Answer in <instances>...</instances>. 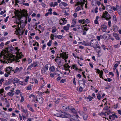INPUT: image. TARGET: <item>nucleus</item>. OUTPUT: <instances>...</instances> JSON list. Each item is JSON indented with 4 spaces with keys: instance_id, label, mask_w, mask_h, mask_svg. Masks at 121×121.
<instances>
[{
    "instance_id": "79ce46f5",
    "label": "nucleus",
    "mask_w": 121,
    "mask_h": 121,
    "mask_svg": "<svg viewBox=\"0 0 121 121\" xmlns=\"http://www.w3.org/2000/svg\"><path fill=\"white\" fill-rule=\"evenodd\" d=\"M72 68L73 69H75L76 70L78 69L76 65L75 64L73 65H72Z\"/></svg>"
},
{
    "instance_id": "4468645a",
    "label": "nucleus",
    "mask_w": 121,
    "mask_h": 121,
    "mask_svg": "<svg viewBox=\"0 0 121 121\" xmlns=\"http://www.w3.org/2000/svg\"><path fill=\"white\" fill-rule=\"evenodd\" d=\"M11 71H14V70L12 67H9L6 68V71L8 73L10 74Z\"/></svg>"
},
{
    "instance_id": "423d86ee",
    "label": "nucleus",
    "mask_w": 121,
    "mask_h": 121,
    "mask_svg": "<svg viewBox=\"0 0 121 121\" xmlns=\"http://www.w3.org/2000/svg\"><path fill=\"white\" fill-rule=\"evenodd\" d=\"M60 56L62 57L63 59L65 60V62H66L67 61L66 60L68 57V54L65 52H63L62 53H60Z\"/></svg>"
},
{
    "instance_id": "72a5a7b5",
    "label": "nucleus",
    "mask_w": 121,
    "mask_h": 121,
    "mask_svg": "<svg viewBox=\"0 0 121 121\" xmlns=\"http://www.w3.org/2000/svg\"><path fill=\"white\" fill-rule=\"evenodd\" d=\"M83 43L82 44L83 45L85 46H89L90 43H88L85 42V41H83Z\"/></svg>"
},
{
    "instance_id": "9d476101",
    "label": "nucleus",
    "mask_w": 121,
    "mask_h": 121,
    "mask_svg": "<svg viewBox=\"0 0 121 121\" xmlns=\"http://www.w3.org/2000/svg\"><path fill=\"white\" fill-rule=\"evenodd\" d=\"M87 0H78V2L75 5V6H78V5H81L83 6L84 4V3L86 2Z\"/></svg>"
},
{
    "instance_id": "aec40b11",
    "label": "nucleus",
    "mask_w": 121,
    "mask_h": 121,
    "mask_svg": "<svg viewBox=\"0 0 121 121\" xmlns=\"http://www.w3.org/2000/svg\"><path fill=\"white\" fill-rule=\"evenodd\" d=\"M113 35L117 40H119L120 38L119 36V34L116 33H114L113 34Z\"/></svg>"
},
{
    "instance_id": "c85d7f7f",
    "label": "nucleus",
    "mask_w": 121,
    "mask_h": 121,
    "mask_svg": "<svg viewBox=\"0 0 121 121\" xmlns=\"http://www.w3.org/2000/svg\"><path fill=\"white\" fill-rule=\"evenodd\" d=\"M99 18V17L98 16H97L95 18V20L94 22L95 24H99V23L98 21V19Z\"/></svg>"
},
{
    "instance_id": "6e6d98bb",
    "label": "nucleus",
    "mask_w": 121,
    "mask_h": 121,
    "mask_svg": "<svg viewBox=\"0 0 121 121\" xmlns=\"http://www.w3.org/2000/svg\"><path fill=\"white\" fill-rule=\"evenodd\" d=\"M113 20L114 21L116 22L117 21V18L116 16L114 15L113 16Z\"/></svg>"
},
{
    "instance_id": "603ef678",
    "label": "nucleus",
    "mask_w": 121,
    "mask_h": 121,
    "mask_svg": "<svg viewBox=\"0 0 121 121\" xmlns=\"http://www.w3.org/2000/svg\"><path fill=\"white\" fill-rule=\"evenodd\" d=\"M35 96L33 94H31L29 96V98L30 99H32V98H35Z\"/></svg>"
},
{
    "instance_id": "864d4df0",
    "label": "nucleus",
    "mask_w": 121,
    "mask_h": 121,
    "mask_svg": "<svg viewBox=\"0 0 121 121\" xmlns=\"http://www.w3.org/2000/svg\"><path fill=\"white\" fill-rule=\"evenodd\" d=\"M93 98V97H91L90 96H89L88 97V99L90 101H91Z\"/></svg>"
},
{
    "instance_id": "4d7b16f0",
    "label": "nucleus",
    "mask_w": 121,
    "mask_h": 121,
    "mask_svg": "<svg viewBox=\"0 0 121 121\" xmlns=\"http://www.w3.org/2000/svg\"><path fill=\"white\" fill-rule=\"evenodd\" d=\"M88 118L87 115L86 114H85L83 116V118L84 120H86Z\"/></svg>"
},
{
    "instance_id": "7ed1b4c3",
    "label": "nucleus",
    "mask_w": 121,
    "mask_h": 121,
    "mask_svg": "<svg viewBox=\"0 0 121 121\" xmlns=\"http://www.w3.org/2000/svg\"><path fill=\"white\" fill-rule=\"evenodd\" d=\"M16 17L18 18V20L21 19L23 17H27L28 15L27 13L25 10H23L21 13L17 12L15 13Z\"/></svg>"
},
{
    "instance_id": "09e8293b",
    "label": "nucleus",
    "mask_w": 121,
    "mask_h": 121,
    "mask_svg": "<svg viewBox=\"0 0 121 121\" xmlns=\"http://www.w3.org/2000/svg\"><path fill=\"white\" fill-rule=\"evenodd\" d=\"M72 23L74 25H75L76 23V20L75 19H73L72 21Z\"/></svg>"
},
{
    "instance_id": "a18cd8bd",
    "label": "nucleus",
    "mask_w": 121,
    "mask_h": 121,
    "mask_svg": "<svg viewBox=\"0 0 121 121\" xmlns=\"http://www.w3.org/2000/svg\"><path fill=\"white\" fill-rule=\"evenodd\" d=\"M96 38L99 41L100 40V39L102 38V36L101 35L100 36H97L96 37Z\"/></svg>"
},
{
    "instance_id": "dca6fc26",
    "label": "nucleus",
    "mask_w": 121,
    "mask_h": 121,
    "mask_svg": "<svg viewBox=\"0 0 121 121\" xmlns=\"http://www.w3.org/2000/svg\"><path fill=\"white\" fill-rule=\"evenodd\" d=\"M115 118H117L118 117L115 114H113L109 116V119L111 120L115 119Z\"/></svg>"
},
{
    "instance_id": "f257e3e1",
    "label": "nucleus",
    "mask_w": 121,
    "mask_h": 121,
    "mask_svg": "<svg viewBox=\"0 0 121 121\" xmlns=\"http://www.w3.org/2000/svg\"><path fill=\"white\" fill-rule=\"evenodd\" d=\"M16 49L17 51L16 53V56H14L12 58V59L10 58L11 56V51H13V48L12 47L11 48L9 47L6 48L4 50H3L0 53V58L3 57L4 59H5V60L3 61V62L6 63H11L12 61H14L15 62L19 63L20 61V59L23 57V56L22 55V52H19L20 49H18L17 47L16 48Z\"/></svg>"
},
{
    "instance_id": "3c124183",
    "label": "nucleus",
    "mask_w": 121,
    "mask_h": 121,
    "mask_svg": "<svg viewBox=\"0 0 121 121\" xmlns=\"http://www.w3.org/2000/svg\"><path fill=\"white\" fill-rule=\"evenodd\" d=\"M52 43V41L50 40L49 42L47 43V45L49 47H50L51 46V44Z\"/></svg>"
},
{
    "instance_id": "a211bd4d",
    "label": "nucleus",
    "mask_w": 121,
    "mask_h": 121,
    "mask_svg": "<svg viewBox=\"0 0 121 121\" xmlns=\"http://www.w3.org/2000/svg\"><path fill=\"white\" fill-rule=\"evenodd\" d=\"M78 5L77 8L75 9V11L76 12H77L79 10H81L83 6L82 5Z\"/></svg>"
},
{
    "instance_id": "0e129e2a",
    "label": "nucleus",
    "mask_w": 121,
    "mask_h": 121,
    "mask_svg": "<svg viewBox=\"0 0 121 121\" xmlns=\"http://www.w3.org/2000/svg\"><path fill=\"white\" fill-rule=\"evenodd\" d=\"M5 39V38L4 37H3L1 38H0V42H1L3 41Z\"/></svg>"
},
{
    "instance_id": "1a4fd4ad",
    "label": "nucleus",
    "mask_w": 121,
    "mask_h": 121,
    "mask_svg": "<svg viewBox=\"0 0 121 121\" xmlns=\"http://www.w3.org/2000/svg\"><path fill=\"white\" fill-rule=\"evenodd\" d=\"M107 29V26L105 25H101L100 28L99 29V31L104 32Z\"/></svg>"
},
{
    "instance_id": "13d9d810",
    "label": "nucleus",
    "mask_w": 121,
    "mask_h": 121,
    "mask_svg": "<svg viewBox=\"0 0 121 121\" xmlns=\"http://www.w3.org/2000/svg\"><path fill=\"white\" fill-rule=\"evenodd\" d=\"M55 74V73H52L50 74V77L52 78H53Z\"/></svg>"
},
{
    "instance_id": "bf43d9fd",
    "label": "nucleus",
    "mask_w": 121,
    "mask_h": 121,
    "mask_svg": "<svg viewBox=\"0 0 121 121\" xmlns=\"http://www.w3.org/2000/svg\"><path fill=\"white\" fill-rule=\"evenodd\" d=\"M52 28H54L52 29V32L53 33H54L55 32H56V28L55 27H53Z\"/></svg>"
},
{
    "instance_id": "c756f323",
    "label": "nucleus",
    "mask_w": 121,
    "mask_h": 121,
    "mask_svg": "<svg viewBox=\"0 0 121 121\" xmlns=\"http://www.w3.org/2000/svg\"><path fill=\"white\" fill-rule=\"evenodd\" d=\"M12 81L10 79H9L8 81H6L5 83V85H8L10 84L11 82Z\"/></svg>"
},
{
    "instance_id": "cd10ccee",
    "label": "nucleus",
    "mask_w": 121,
    "mask_h": 121,
    "mask_svg": "<svg viewBox=\"0 0 121 121\" xmlns=\"http://www.w3.org/2000/svg\"><path fill=\"white\" fill-rule=\"evenodd\" d=\"M62 108L63 109L65 110L66 111L68 110H69V106L68 107L67 106L65 105H63L62 106Z\"/></svg>"
},
{
    "instance_id": "5701e85b",
    "label": "nucleus",
    "mask_w": 121,
    "mask_h": 121,
    "mask_svg": "<svg viewBox=\"0 0 121 121\" xmlns=\"http://www.w3.org/2000/svg\"><path fill=\"white\" fill-rule=\"evenodd\" d=\"M70 26V24H68L66 26H64L63 29L65 30H69Z\"/></svg>"
},
{
    "instance_id": "c9c22d12",
    "label": "nucleus",
    "mask_w": 121,
    "mask_h": 121,
    "mask_svg": "<svg viewBox=\"0 0 121 121\" xmlns=\"http://www.w3.org/2000/svg\"><path fill=\"white\" fill-rule=\"evenodd\" d=\"M49 70L52 72H54L55 70V68L53 66L49 68Z\"/></svg>"
},
{
    "instance_id": "2eb2a0df",
    "label": "nucleus",
    "mask_w": 121,
    "mask_h": 121,
    "mask_svg": "<svg viewBox=\"0 0 121 121\" xmlns=\"http://www.w3.org/2000/svg\"><path fill=\"white\" fill-rule=\"evenodd\" d=\"M60 22L59 24L61 25H63L65 24L67 22V21L66 20V19L64 18L62 19L60 21Z\"/></svg>"
},
{
    "instance_id": "69168bd1",
    "label": "nucleus",
    "mask_w": 121,
    "mask_h": 121,
    "mask_svg": "<svg viewBox=\"0 0 121 121\" xmlns=\"http://www.w3.org/2000/svg\"><path fill=\"white\" fill-rule=\"evenodd\" d=\"M55 36H54L53 34H51L50 36V38L52 40H53L54 39V37H55Z\"/></svg>"
},
{
    "instance_id": "e433bc0d",
    "label": "nucleus",
    "mask_w": 121,
    "mask_h": 121,
    "mask_svg": "<svg viewBox=\"0 0 121 121\" xmlns=\"http://www.w3.org/2000/svg\"><path fill=\"white\" fill-rule=\"evenodd\" d=\"M114 30L115 31H116L119 28V27L115 25L113 26Z\"/></svg>"
},
{
    "instance_id": "bb28decb",
    "label": "nucleus",
    "mask_w": 121,
    "mask_h": 121,
    "mask_svg": "<svg viewBox=\"0 0 121 121\" xmlns=\"http://www.w3.org/2000/svg\"><path fill=\"white\" fill-rule=\"evenodd\" d=\"M91 5L93 6H95L96 5V0H93L91 3Z\"/></svg>"
},
{
    "instance_id": "2f4dec72",
    "label": "nucleus",
    "mask_w": 121,
    "mask_h": 121,
    "mask_svg": "<svg viewBox=\"0 0 121 121\" xmlns=\"http://www.w3.org/2000/svg\"><path fill=\"white\" fill-rule=\"evenodd\" d=\"M19 84L22 86H25L26 85V84L25 83L24 81H19Z\"/></svg>"
},
{
    "instance_id": "20e7f679",
    "label": "nucleus",
    "mask_w": 121,
    "mask_h": 121,
    "mask_svg": "<svg viewBox=\"0 0 121 121\" xmlns=\"http://www.w3.org/2000/svg\"><path fill=\"white\" fill-rule=\"evenodd\" d=\"M16 22L18 24L17 25L18 28H23L24 26V22H23L22 21H21V19L18 20V18L16 17Z\"/></svg>"
},
{
    "instance_id": "680f3d73",
    "label": "nucleus",
    "mask_w": 121,
    "mask_h": 121,
    "mask_svg": "<svg viewBox=\"0 0 121 121\" xmlns=\"http://www.w3.org/2000/svg\"><path fill=\"white\" fill-rule=\"evenodd\" d=\"M118 64L116 63V64H115L114 66L113 69H116V68L118 66Z\"/></svg>"
},
{
    "instance_id": "6e6552de",
    "label": "nucleus",
    "mask_w": 121,
    "mask_h": 121,
    "mask_svg": "<svg viewBox=\"0 0 121 121\" xmlns=\"http://www.w3.org/2000/svg\"><path fill=\"white\" fill-rule=\"evenodd\" d=\"M60 117L63 118H69L71 117V115L65 112H63L60 115Z\"/></svg>"
},
{
    "instance_id": "8fccbe9b",
    "label": "nucleus",
    "mask_w": 121,
    "mask_h": 121,
    "mask_svg": "<svg viewBox=\"0 0 121 121\" xmlns=\"http://www.w3.org/2000/svg\"><path fill=\"white\" fill-rule=\"evenodd\" d=\"M33 67V66L32 65V64L31 65H30L28 66V67L27 68V69H31V68H32Z\"/></svg>"
},
{
    "instance_id": "f3484780",
    "label": "nucleus",
    "mask_w": 121,
    "mask_h": 121,
    "mask_svg": "<svg viewBox=\"0 0 121 121\" xmlns=\"http://www.w3.org/2000/svg\"><path fill=\"white\" fill-rule=\"evenodd\" d=\"M106 8L107 11L110 13L112 12V7L110 5H107L106 6Z\"/></svg>"
},
{
    "instance_id": "58836bf2",
    "label": "nucleus",
    "mask_w": 121,
    "mask_h": 121,
    "mask_svg": "<svg viewBox=\"0 0 121 121\" xmlns=\"http://www.w3.org/2000/svg\"><path fill=\"white\" fill-rule=\"evenodd\" d=\"M43 99L42 98H39V101L40 103H42L43 102Z\"/></svg>"
},
{
    "instance_id": "0eeeda50",
    "label": "nucleus",
    "mask_w": 121,
    "mask_h": 121,
    "mask_svg": "<svg viewBox=\"0 0 121 121\" xmlns=\"http://www.w3.org/2000/svg\"><path fill=\"white\" fill-rule=\"evenodd\" d=\"M102 17L105 18L107 20H108L111 18V17H110L108 13L106 12L103 13L102 16Z\"/></svg>"
},
{
    "instance_id": "4be33fe9",
    "label": "nucleus",
    "mask_w": 121,
    "mask_h": 121,
    "mask_svg": "<svg viewBox=\"0 0 121 121\" xmlns=\"http://www.w3.org/2000/svg\"><path fill=\"white\" fill-rule=\"evenodd\" d=\"M34 67H38V65L39 64V62L38 61H35L33 62L32 63Z\"/></svg>"
},
{
    "instance_id": "ea45409f",
    "label": "nucleus",
    "mask_w": 121,
    "mask_h": 121,
    "mask_svg": "<svg viewBox=\"0 0 121 121\" xmlns=\"http://www.w3.org/2000/svg\"><path fill=\"white\" fill-rule=\"evenodd\" d=\"M64 66L65 68V69H66V68H70V66H69L68 64H66L64 65Z\"/></svg>"
},
{
    "instance_id": "4c0bfd02",
    "label": "nucleus",
    "mask_w": 121,
    "mask_h": 121,
    "mask_svg": "<svg viewBox=\"0 0 121 121\" xmlns=\"http://www.w3.org/2000/svg\"><path fill=\"white\" fill-rule=\"evenodd\" d=\"M27 30L26 29H25L22 32V34H23V33H25V35H27Z\"/></svg>"
},
{
    "instance_id": "7c9ffc66",
    "label": "nucleus",
    "mask_w": 121,
    "mask_h": 121,
    "mask_svg": "<svg viewBox=\"0 0 121 121\" xmlns=\"http://www.w3.org/2000/svg\"><path fill=\"white\" fill-rule=\"evenodd\" d=\"M18 29H16V31L15 32V34H16L17 35H20V33L21 32V30H20V28H18Z\"/></svg>"
},
{
    "instance_id": "c03bdc74",
    "label": "nucleus",
    "mask_w": 121,
    "mask_h": 121,
    "mask_svg": "<svg viewBox=\"0 0 121 121\" xmlns=\"http://www.w3.org/2000/svg\"><path fill=\"white\" fill-rule=\"evenodd\" d=\"M116 7L117 9V10L118 13L119 12V11L120 10V8L118 5H116Z\"/></svg>"
},
{
    "instance_id": "f704fd0d",
    "label": "nucleus",
    "mask_w": 121,
    "mask_h": 121,
    "mask_svg": "<svg viewBox=\"0 0 121 121\" xmlns=\"http://www.w3.org/2000/svg\"><path fill=\"white\" fill-rule=\"evenodd\" d=\"M97 72L98 74H99V75H101V76L103 75V72L102 71H100L99 69H97Z\"/></svg>"
},
{
    "instance_id": "49530a36",
    "label": "nucleus",
    "mask_w": 121,
    "mask_h": 121,
    "mask_svg": "<svg viewBox=\"0 0 121 121\" xmlns=\"http://www.w3.org/2000/svg\"><path fill=\"white\" fill-rule=\"evenodd\" d=\"M97 98L99 100H100L101 98V96L100 94L98 93L97 96Z\"/></svg>"
},
{
    "instance_id": "f03ea898",
    "label": "nucleus",
    "mask_w": 121,
    "mask_h": 121,
    "mask_svg": "<svg viewBox=\"0 0 121 121\" xmlns=\"http://www.w3.org/2000/svg\"><path fill=\"white\" fill-rule=\"evenodd\" d=\"M98 42L95 40H91L89 46H91L94 48V49L96 50V52L99 53L100 52V50L97 51L96 50V48H98L100 49L101 48L99 44H98Z\"/></svg>"
},
{
    "instance_id": "338daca9",
    "label": "nucleus",
    "mask_w": 121,
    "mask_h": 121,
    "mask_svg": "<svg viewBox=\"0 0 121 121\" xmlns=\"http://www.w3.org/2000/svg\"><path fill=\"white\" fill-rule=\"evenodd\" d=\"M78 112L79 113V114L81 116H82L84 114V112L81 111H79Z\"/></svg>"
},
{
    "instance_id": "9b49d317",
    "label": "nucleus",
    "mask_w": 121,
    "mask_h": 121,
    "mask_svg": "<svg viewBox=\"0 0 121 121\" xmlns=\"http://www.w3.org/2000/svg\"><path fill=\"white\" fill-rule=\"evenodd\" d=\"M23 68L22 67H20L19 68L18 67H17L15 70H14V73H16L17 72H20L22 70Z\"/></svg>"
},
{
    "instance_id": "5fc2aeb1",
    "label": "nucleus",
    "mask_w": 121,
    "mask_h": 121,
    "mask_svg": "<svg viewBox=\"0 0 121 121\" xmlns=\"http://www.w3.org/2000/svg\"><path fill=\"white\" fill-rule=\"evenodd\" d=\"M4 79L3 78L1 79L0 80V86L2 84V82H4Z\"/></svg>"
},
{
    "instance_id": "a878e982",
    "label": "nucleus",
    "mask_w": 121,
    "mask_h": 121,
    "mask_svg": "<svg viewBox=\"0 0 121 121\" xmlns=\"http://www.w3.org/2000/svg\"><path fill=\"white\" fill-rule=\"evenodd\" d=\"M12 91L9 92L7 94V95H8L11 97H12L14 95V93L13 92V91Z\"/></svg>"
},
{
    "instance_id": "f8f14e48",
    "label": "nucleus",
    "mask_w": 121,
    "mask_h": 121,
    "mask_svg": "<svg viewBox=\"0 0 121 121\" xmlns=\"http://www.w3.org/2000/svg\"><path fill=\"white\" fill-rule=\"evenodd\" d=\"M68 4L64 2H62L59 4V7L62 9H63L64 7H65L67 6Z\"/></svg>"
},
{
    "instance_id": "052dcab7",
    "label": "nucleus",
    "mask_w": 121,
    "mask_h": 121,
    "mask_svg": "<svg viewBox=\"0 0 121 121\" xmlns=\"http://www.w3.org/2000/svg\"><path fill=\"white\" fill-rule=\"evenodd\" d=\"M84 29V30H86V31H87L88 30V29L87 27V26L86 25H84L83 26Z\"/></svg>"
},
{
    "instance_id": "473e14b6",
    "label": "nucleus",
    "mask_w": 121,
    "mask_h": 121,
    "mask_svg": "<svg viewBox=\"0 0 121 121\" xmlns=\"http://www.w3.org/2000/svg\"><path fill=\"white\" fill-rule=\"evenodd\" d=\"M29 76L26 77V78L24 80V81L25 82V83L26 84V85L27 84V82H28V80L29 79Z\"/></svg>"
},
{
    "instance_id": "ddd939ff",
    "label": "nucleus",
    "mask_w": 121,
    "mask_h": 121,
    "mask_svg": "<svg viewBox=\"0 0 121 121\" xmlns=\"http://www.w3.org/2000/svg\"><path fill=\"white\" fill-rule=\"evenodd\" d=\"M110 35L108 34H104L102 36V38L104 39L105 40H107L109 39Z\"/></svg>"
},
{
    "instance_id": "393cba45",
    "label": "nucleus",
    "mask_w": 121,
    "mask_h": 121,
    "mask_svg": "<svg viewBox=\"0 0 121 121\" xmlns=\"http://www.w3.org/2000/svg\"><path fill=\"white\" fill-rule=\"evenodd\" d=\"M19 82V80L17 78H15L13 80V82L14 84L17 83Z\"/></svg>"
},
{
    "instance_id": "e2e57ef3",
    "label": "nucleus",
    "mask_w": 121,
    "mask_h": 121,
    "mask_svg": "<svg viewBox=\"0 0 121 121\" xmlns=\"http://www.w3.org/2000/svg\"><path fill=\"white\" fill-rule=\"evenodd\" d=\"M4 45V44L3 42H1L0 45V48H2Z\"/></svg>"
},
{
    "instance_id": "de8ad7c7",
    "label": "nucleus",
    "mask_w": 121,
    "mask_h": 121,
    "mask_svg": "<svg viewBox=\"0 0 121 121\" xmlns=\"http://www.w3.org/2000/svg\"><path fill=\"white\" fill-rule=\"evenodd\" d=\"M32 89V87L30 85L26 87V90H31Z\"/></svg>"
},
{
    "instance_id": "774afa93",
    "label": "nucleus",
    "mask_w": 121,
    "mask_h": 121,
    "mask_svg": "<svg viewBox=\"0 0 121 121\" xmlns=\"http://www.w3.org/2000/svg\"><path fill=\"white\" fill-rule=\"evenodd\" d=\"M96 4L99 6L101 4V3L99 1L96 0Z\"/></svg>"
},
{
    "instance_id": "412c9836",
    "label": "nucleus",
    "mask_w": 121,
    "mask_h": 121,
    "mask_svg": "<svg viewBox=\"0 0 121 121\" xmlns=\"http://www.w3.org/2000/svg\"><path fill=\"white\" fill-rule=\"evenodd\" d=\"M21 108L22 111L25 113L26 116H28L29 113L27 110L26 109H24L22 107H21Z\"/></svg>"
},
{
    "instance_id": "37998d69",
    "label": "nucleus",
    "mask_w": 121,
    "mask_h": 121,
    "mask_svg": "<svg viewBox=\"0 0 121 121\" xmlns=\"http://www.w3.org/2000/svg\"><path fill=\"white\" fill-rule=\"evenodd\" d=\"M55 37L56 38H57L59 39H61L62 37V36L61 35H56L55 36Z\"/></svg>"
},
{
    "instance_id": "6ab92c4d",
    "label": "nucleus",
    "mask_w": 121,
    "mask_h": 121,
    "mask_svg": "<svg viewBox=\"0 0 121 121\" xmlns=\"http://www.w3.org/2000/svg\"><path fill=\"white\" fill-rule=\"evenodd\" d=\"M49 5L51 7H54L58 5V4L57 2H51L49 4Z\"/></svg>"
},
{
    "instance_id": "b1692460",
    "label": "nucleus",
    "mask_w": 121,
    "mask_h": 121,
    "mask_svg": "<svg viewBox=\"0 0 121 121\" xmlns=\"http://www.w3.org/2000/svg\"><path fill=\"white\" fill-rule=\"evenodd\" d=\"M69 110H71L73 113H75L76 112V111L74 108H72L70 106H69Z\"/></svg>"
},
{
    "instance_id": "a19ab883",
    "label": "nucleus",
    "mask_w": 121,
    "mask_h": 121,
    "mask_svg": "<svg viewBox=\"0 0 121 121\" xmlns=\"http://www.w3.org/2000/svg\"><path fill=\"white\" fill-rule=\"evenodd\" d=\"M78 22L80 23H82L83 24H85V20L84 19H81L78 21Z\"/></svg>"
},
{
    "instance_id": "39448f33",
    "label": "nucleus",
    "mask_w": 121,
    "mask_h": 121,
    "mask_svg": "<svg viewBox=\"0 0 121 121\" xmlns=\"http://www.w3.org/2000/svg\"><path fill=\"white\" fill-rule=\"evenodd\" d=\"M48 67L47 65H45L41 69V71L42 73L47 74L48 72Z\"/></svg>"
}]
</instances>
